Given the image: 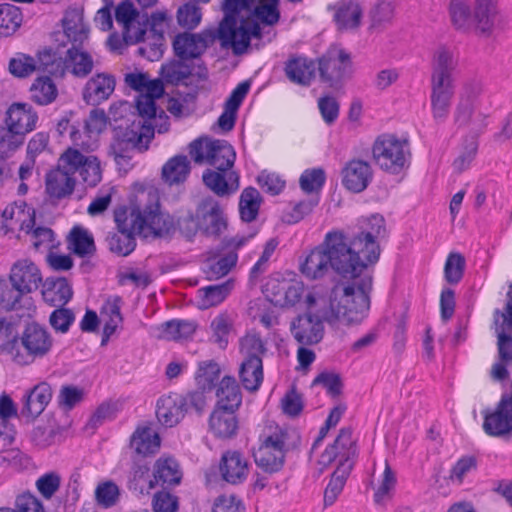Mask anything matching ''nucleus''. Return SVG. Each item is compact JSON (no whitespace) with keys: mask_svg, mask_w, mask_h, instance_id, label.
<instances>
[{"mask_svg":"<svg viewBox=\"0 0 512 512\" xmlns=\"http://www.w3.org/2000/svg\"><path fill=\"white\" fill-rule=\"evenodd\" d=\"M279 0H224V18L217 29L200 33H179L174 37L173 49L181 60L199 58L209 44L219 39L223 48H231L235 55L247 52L251 38H261L260 21L274 25L279 21Z\"/></svg>","mask_w":512,"mask_h":512,"instance_id":"f257e3e1","label":"nucleus"},{"mask_svg":"<svg viewBox=\"0 0 512 512\" xmlns=\"http://www.w3.org/2000/svg\"><path fill=\"white\" fill-rule=\"evenodd\" d=\"M299 270L308 280L329 278L332 282L330 309L340 322L352 323V242L341 230L326 233L300 263Z\"/></svg>","mask_w":512,"mask_h":512,"instance_id":"f03ea898","label":"nucleus"},{"mask_svg":"<svg viewBox=\"0 0 512 512\" xmlns=\"http://www.w3.org/2000/svg\"><path fill=\"white\" fill-rule=\"evenodd\" d=\"M116 231L109 232L106 241L109 250L119 256H127L136 247L135 235L144 238L163 237L174 231V220L161 211L158 191L141 187L132 194L128 207L114 211Z\"/></svg>","mask_w":512,"mask_h":512,"instance_id":"7ed1b4c3","label":"nucleus"},{"mask_svg":"<svg viewBox=\"0 0 512 512\" xmlns=\"http://www.w3.org/2000/svg\"><path fill=\"white\" fill-rule=\"evenodd\" d=\"M372 155L378 167L390 174L399 175L410 166L411 150L407 138L383 133L376 137L372 145Z\"/></svg>","mask_w":512,"mask_h":512,"instance_id":"20e7f679","label":"nucleus"},{"mask_svg":"<svg viewBox=\"0 0 512 512\" xmlns=\"http://www.w3.org/2000/svg\"><path fill=\"white\" fill-rule=\"evenodd\" d=\"M188 149L196 164L207 163L219 171L229 170L234 166L236 152L226 140L199 137L189 144Z\"/></svg>","mask_w":512,"mask_h":512,"instance_id":"39448f33","label":"nucleus"},{"mask_svg":"<svg viewBox=\"0 0 512 512\" xmlns=\"http://www.w3.org/2000/svg\"><path fill=\"white\" fill-rule=\"evenodd\" d=\"M20 344L23 351L17 347L12 350V360L25 366L48 355L53 347V338L46 327L30 323L21 334Z\"/></svg>","mask_w":512,"mask_h":512,"instance_id":"423d86ee","label":"nucleus"},{"mask_svg":"<svg viewBox=\"0 0 512 512\" xmlns=\"http://www.w3.org/2000/svg\"><path fill=\"white\" fill-rule=\"evenodd\" d=\"M63 167H69L73 174H79L89 187L97 186L102 180V168L98 157L85 154L77 148L68 147L63 152Z\"/></svg>","mask_w":512,"mask_h":512,"instance_id":"0eeeda50","label":"nucleus"},{"mask_svg":"<svg viewBox=\"0 0 512 512\" xmlns=\"http://www.w3.org/2000/svg\"><path fill=\"white\" fill-rule=\"evenodd\" d=\"M63 153L58 159L56 168L45 176V192L53 201L69 198L75 190L77 180L69 167H63Z\"/></svg>","mask_w":512,"mask_h":512,"instance_id":"6e6552de","label":"nucleus"},{"mask_svg":"<svg viewBox=\"0 0 512 512\" xmlns=\"http://www.w3.org/2000/svg\"><path fill=\"white\" fill-rule=\"evenodd\" d=\"M200 231L208 236H218L227 227V220L220 203L209 196L203 198L196 207Z\"/></svg>","mask_w":512,"mask_h":512,"instance_id":"1a4fd4ad","label":"nucleus"},{"mask_svg":"<svg viewBox=\"0 0 512 512\" xmlns=\"http://www.w3.org/2000/svg\"><path fill=\"white\" fill-rule=\"evenodd\" d=\"M253 235H235L226 237L222 240L221 254L218 259L208 264L207 273L214 277H223L227 275L236 265L238 260L237 251L244 246Z\"/></svg>","mask_w":512,"mask_h":512,"instance_id":"9d476101","label":"nucleus"},{"mask_svg":"<svg viewBox=\"0 0 512 512\" xmlns=\"http://www.w3.org/2000/svg\"><path fill=\"white\" fill-rule=\"evenodd\" d=\"M483 429L494 437H502L512 431V393L503 394L493 412H485Z\"/></svg>","mask_w":512,"mask_h":512,"instance_id":"9b49d317","label":"nucleus"},{"mask_svg":"<svg viewBox=\"0 0 512 512\" xmlns=\"http://www.w3.org/2000/svg\"><path fill=\"white\" fill-rule=\"evenodd\" d=\"M379 241L354 235V274H374L381 255Z\"/></svg>","mask_w":512,"mask_h":512,"instance_id":"f8f14e48","label":"nucleus"},{"mask_svg":"<svg viewBox=\"0 0 512 512\" xmlns=\"http://www.w3.org/2000/svg\"><path fill=\"white\" fill-rule=\"evenodd\" d=\"M458 66V59L447 46L437 47L431 58V83L453 84V72Z\"/></svg>","mask_w":512,"mask_h":512,"instance_id":"ddd939ff","label":"nucleus"},{"mask_svg":"<svg viewBox=\"0 0 512 512\" xmlns=\"http://www.w3.org/2000/svg\"><path fill=\"white\" fill-rule=\"evenodd\" d=\"M350 60V55L339 46L331 47L319 60V73L321 79L335 85L344 75V70Z\"/></svg>","mask_w":512,"mask_h":512,"instance_id":"4468645a","label":"nucleus"},{"mask_svg":"<svg viewBox=\"0 0 512 512\" xmlns=\"http://www.w3.org/2000/svg\"><path fill=\"white\" fill-rule=\"evenodd\" d=\"M290 328L295 340L302 345H314L323 338L324 326L321 319L310 313L298 316Z\"/></svg>","mask_w":512,"mask_h":512,"instance_id":"2eb2a0df","label":"nucleus"},{"mask_svg":"<svg viewBox=\"0 0 512 512\" xmlns=\"http://www.w3.org/2000/svg\"><path fill=\"white\" fill-rule=\"evenodd\" d=\"M38 121V115L27 103H13L6 111L5 126L25 137L33 131Z\"/></svg>","mask_w":512,"mask_h":512,"instance_id":"dca6fc26","label":"nucleus"},{"mask_svg":"<svg viewBox=\"0 0 512 512\" xmlns=\"http://www.w3.org/2000/svg\"><path fill=\"white\" fill-rule=\"evenodd\" d=\"M115 77L108 73H97L83 88V99L88 105L96 106L109 99L115 90Z\"/></svg>","mask_w":512,"mask_h":512,"instance_id":"f3484780","label":"nucleus"},{"mask_svg":"<svg viewBox=\"0 0 512 512\" xmlns=\"http://www.w3.org/2000/svg\"><path fill=\"white\" fill-rule=\"evenodd\" d=\"M203 183L220 197L229 196L239 189V174L232 170L207 169L202 175Z\"/></svg>","mask_w":512,"mask_h":512,"instance_id":"a211bd4d","label":"nucleus"},{"mask_svg":"<svg viewBox=\"0 0 512 512\" xmlns=\"http://www.w3.org/2000/svg\"><path fill=\"white\" fill-rule=\"evenodd\" d=\"M162 97V95H154L152 93L139 94L136 98V109L139 116L142 118L141 123L145 124L146 131L151 132L155 129L159 133L167 131V126L158 124V120H165L166 114L163 110L158 113L155 100Z\"/></svg>","mask_w":512,"mask_h":512,"instance_id":"6ab92c4d","label":"nucleus"},{"mask_svg":"<svg viewBox=\"0 0 512 512\" xmlns=\"http://www.w3.org/2000/svg\"><path fill=\"white\" fill-rule=\"evenodd\" d=\"M9 278L25 294L36 291L42 283L39 268L27 259L19 260L12 266Z\"/></svg>","mask_w":512,"mask_h":512,"instance_id":"aec40b11","label":"nucleus"},{"mask_svg":"<svg viewBox=\"0 0 512 512\" xmlns=\"http://www.w3.org/2000/svg\"><path fill=\"white\" fill-rule=\"evenodd\" d=\"M221 477L224 481L237 485L245 481L248 476V461L238 451H226L219 464Z\"/></svg>","mask_w":512,"mask_h":512,"instance_id":"412c9836","label":"nucleus"},{"mask_svg":"<svg viewBox=\"0 0 512 512\" xmlns=\"http://www.w3.org/2000/svg\"><path fill=\"white\" fill-rule=\"evenodd\" d=\"M372 291L373 275H354V324L361 323L368 316Z\"/></svg>","mask_w":512,"mask_h":512,"instance_id":"4be33fe9","label":"nucleus"},{"mask_svg":"<svg viewBox=\"0 0 512 512\" xmlns=\"http://www.w3.org/2000/svg\"><path fill=\"white\" fill-rule=\"evenodd\" d=\"M300 442L298 433L292 429L277 427L271 434L267 435L259 447V455H268V449L283 454L284 458L288 451L296 448Z\"/></svg>","mask_w":512,"mask_h":512,"instance_id":"5701e85b","label":"nucleus"},{"mask_svg":"<svg viewBox=\"0 0 512 512\" xmlns=\"http://www.w3.org/2000/svg\"><path fill=\"white\" fill-rule=\"evenodd\" d=\"M185 414V402L182 395L169 394L162 396L157 401V419L166 427L177 425Z\"/></svg>","mask_w":512,"mask_h":512,"instance_id":"b1692460","label":"nucleus"},{"mask_svg":"<svg viewBox=\"0 0 512 512\" xmlns=\"http://www.w3.org/2000/svg\"><path fill=\"white\" fill-rule=\"evenodd\" d=\"M64 34L71 45L83 46L88 40L89 28L83 19V10L68 8L61 20Z\"/></svg>","mask_w":512,"mask_h":512,"instance_id":"393cba45","label":"nucleus"},{"mask_svg":"<svg viewBox=\"0 0 512 512\" xmlns=\"http://www.w3.org/2000/svg\"><path fill=\"white\" fill-rule=\"evenodd\" d=\"M51 399V386L47 382H40L25 394L22 415L35 419L45 410Z\"/></svg>","mask_w":512,"mask_h":512,"instance_id":"a878e982","label":"nucleus"},{"mask_svg":"<svg viewBox=\"0 0 512 512\" xmlns=\"http://www.w3.org/2000/svg\"><path fill=\"white\" fill-rule=\"evenodd\" d=\"M182 478L179 464L172 457H160L153 467V479L148 481V489L157 485H176Z\"/></svg>","mask_w":512,"mask_h":512,"instance_id":"bb28decb","label":"nucleus"},{"mask_svg":"<svg viewBox=\"0 0 512 512\" xmlns=\"http://www.w3.org/2000/svg\"><path fill=\"white\" fill-rule=\"evenodd\" d=\"M235 410L215 407L209 418V429L215 437L229 439L236 435L238 419Z\"/></svg>","mask_w":512,"mask_h":512,"instance_id":"cd10ccee","label":"nucleus"},{"mask_svg":"<svg viewBox=\"0 0 512 512\" xmlns=\"http://www.w3.org/2000/svg\"><path fill=\"white\" fill-rule=\"evenodd\" d=\"M114 134L119 138H123V142L128 146L140 152L148 149V143L154 136L153 131H146L145 124L141 123V121H133L127 127H117Z\"/></svg>","mask_w":512,"mask_h":512,"instance_id":"c85d7f7f","label":"nucleus"},{"mask_svg":"<svg viewBox=\"0 0 512 512\" xmlns=\"http://www.w3.org/2000/svg\"><path fill=\"white\" fill-rule=\"evenodd\" d=\"M114 134L119 138H123V142L128 146L140 152L148 149V143L154 136L153 131H146L145 124L141 123V121H133L127 127H117Z\"/></svg>","mask_w":512,"mask_h":512,"instance_id":"c756f323","label":"nucleus"},{"mask_svg":"<svg viewBox=\"0 0 512 512\" xmlns=\"http://www.w3.org/2000/svg\"><path fill=\"white\" fill-rule=\"evenodd\" d=\"M217 408L237 411L242 404V393L236 379L225 376L216 390Z\"/></svg>","mask_w":512,"mask_h":512,"instance_id":"7c9ffc66","label":"nucleus"},{"mask_svg":"<svg viewBox=\"0 0 512 512\" xmlns=\"http://www.w3.org/2000/svg\"><path fill=\"white\" fill-rule=\"evenodd\" d=\"M64 71L69 70L76 77H86L92 72L94 62L91 55L83 50V46L72 45L63 60Z\"/></svg>","mask_w":512,"mask_h":512,"instance_id":"2f4dec72","label":"nucleus"},{"mask_svg":"<svg viewBox=\"0 0 512 512\" xmlns=\"http://www.w3.org/2000/svg\"><path fill=\"white\" fill-rule=\"evenodd\" d=\"M453 95V84L431 83V108L434 119L443 121L447 118Z\"/></svg>","mask_w":512,"mask_h":512,"instance_id":"473e14b6","label":"nucleus"},{"mask_svg":"<svg viewBox=\"0 0 512 512\" xmlns=\"http://www.w3.org/2000/svg\"><path fill=\"white\" fill-rule=\"evenodd\" d=\"M190 170L188 157L186 155H176L163 165L161 176L169 186L179 185L187 180Z\"/></svg>","mask_w":512,"mask_h":512,"instance_id":"72a5a7b5","label":"nucleus"},{"mask_svg":"<svg viewBox=\"0 0 512 512\" xmlns=\"http://www.w3.org/2000/svg\"><path fill=\"white\" fill-rule=\"evenodd\" d=\"M357 228L358 233L356 236L379 242L387 237L386 221L379 213L359 217L357 220Z\"/></svg>","mask_w":512,"mask_h":512,"instance_id":"f704fd0d","label":"nucleus"},{"mask_svg":"<svg viewBox=\"0 0 512 512\" xmlns=\"http://www.w3.org/2000/svg\"><path fill=\"white\" fill-rule=\"evenodd\" d=\"M234 287L232 280L222 284L210 285L198 290V306L200 309H208L221 304L231 293Z\"/></svg>","mask_w":512,"mask_h":512,"instance_id":"c9c22d12","label":"nucleus"},{"mask_svg":"<svg viewBox=\"0 0 512 512\" xmlns=\"http://www.w3.org/2000/svg\"><path fill=\"white\" fill-rule=\"evenodd\" d=\"M160 437L149 427L138 428L131 436L130 445L142 456L154 454L160 447Z\"/></svg>","mask_w":512,"mask_h":512,"instance_id":"e433bc0d","label":"nucleus"},{"mask_svg":"<svg viewBox=\"0 0 512 512\" xmlns=\"http://www.w3.org/2000/svg\"><path fill=\"white\" fill-rule=\"evenodd\" d=\"M68 249L79 257H89L94 255L96 246L93 236L84 228L74 227L67 238Z\"/></svg>","mask_w":512,"mask_h":512,"instance_id":"4c0bfd02","label":"nucleus"},{"mask_svg":"<svg viewBox=\"0 0 512 512\" xmlns=\"http://www.w3.org/2000/svg\"><path fill=\"white\" fill-rule=\"evenodd\" d=\"M285 73L291 82L306 86L310 84L314 77L315 66L313 62L306 58L298 57L286 63Z\"/></svg>","mask_w":512,"mask_h":512,"instance_id":"58836bf2","label":"nucleus"},{"mask_svg":"<svg viewBox=\"0 0 512 512\" xmlns=\"http://www.w3.org/2000/svg\"><path fill=\"white\" fill-rule=\"evenodd\" d=\"M239 344L242 361H262L263 356L267 353L265 341L255 330L247 332L240 339Z\"/></svg>","mask_w":512,"mask_h":512,"instance_id":"ea45409f","label":"nucleus"},{"mask_svg":"<svg viewBox=\"0 0 512 512\" xmlns=\"http://www.w3.org/2000/svg\"><path fill=\"white\" fill-rule=\"evenodd\" d=\"M266 291L281 289L282 297L275 298V304L281 306H294L299 302L303 293V285L301 283H291L285 280L279 281L272 279L265 285Z\"/></svg>","mask_w":512,"mask_h":512,"instance_id":"a19ab883","label":"nucleus"},{"mask_svg":"<svg viewBox=\"0 0 512 512\" xmlns=\"http://www.w3.org/2000/svg\"><path fill=\"white\" fill-rule=\"evenodd\" d=\"M125 84L139 94L152 93L154 95H163L164 86L160 79H150L147 73L130 72L125 74Z\"/></svg>","mask_w":512,"mask_h":512,"instance_id":"79ce46f5","label":"nucleus"},{"mask_svg":"<svg viewBox=\"0 0 512 512\" xmlns=\"http://www.w3.org/2000/svg\"><path fill=\"white\" fill-rule=\"evenodd\" d=\"M58 90L55 83L48 76H41L34 80L30 87V98L38 105H49L57 98Z\"/></svg>","mask_w":512,"mask_h":512,"instance_id":"37998d69","label":"nucleus"},{"mask_svg":"<svg viewBox=\"0 0 512 512\" xmlns=\"http://www.w3.org/2000/svg\"><path fill=\"white\" fill-rule=\"evenodd\" d=\"M239 378L246 390L251 392L259 390L263 382V362L242 361L239 368Z\"/></svg>","mask_w":512,"mask_h":512,"instance_id":"c03bdc74","label":"nucleus"},{"mask_svg":"<svg viewBox=\"0 0 512 512\" xmlns=\"http://www.w3.org/2000/svg\"><path fill=\"white\" fill-rule=\"evenodd\" d=\"M23 15L19 7L3 3L0 4V36L9 37L21 26Z\"/></svg>","mask_w":512,"mask_h":512,"instance_id":"a18cd8bd","label":"nucleus"},{"mask_svg":"<svg viewBox=\"0 0 512 512\" xmlns=\"http://www.w3.org/2000/svg\"><path fill=\"white\" fill-rule=\"evenodd\" d=\"M449 12L452 24L459 30H468L471 26L483 33L475 19V13L472 15L469 5L462 0H451Z\"/></svg>","mask_w":512,"mask_h":512,"instance_id":"49530a36","label":"nucleus"},{"mask_svg":"<svg viewBox=\"0 0 512 512\" xmlns=\"http://www.w3.org/2000/svg\"><path fill=\"white\" fill-rule=\"evenodd\" d=\"M475 19L483 34H490L497 20L496 0H476Z\"/></svg>","mask_w":512,"mask_h":512,"instance_id":"de8ad7c7","label":"nucleus"},{"mask_svg":"<svg viewBox=\"0 0 512 512\" xmlns=\"http://www.w3.org/2000/svg\"><path fill=\"white\" fill-rule=\"evenodd\" d=\"M261 196L259 191L253 187L245 188L240 196L239 211L244 222L254 221L259 213Z\"/></svg>","mask_w":512,"mask_h":512,"instance_id":"09e8293b","label":"nucleus"},{"mask_svg":"<svg viewBox=\"0 0 512 512\" xmlns=\"http://www.w3.org/2000/svg\"><path fill=\"white\" fill-rule=\"evenodd\" d=\"M160 337L165 340L188 338L196 331V324L187 320H170L161 325Z\"/></svg>","mask_w":512,"mask_h":512,"instance_id":"8fccbe9b","label":"nucleus"},{"mask_svg":"<svg viewBox=\"0 0 512 512\" xmlns=\"http://www.w3.org/2000/svg\"><path fill=\"white\" fill-rule=\"evenodd\" d=\"M352 464L341 463L332 475V478L324 493L325 505H332L336 500L338 494L341 492L346 479L348 478Z\"/></svg>","mask_w":512,"mask_h":512,"instance_id":"3c124183","label":"nucleus"},{"mask_svg":"<svg viewBox=\"0 0 512 512\" xmlns=\"http://www.w3.org/2000/svg\"><path fill=\"white\" fill-rule=\"evenodd\" d=\"M36 71L47 72L51 75L64 74V62L52 49H43L37 53Z\"/></svg>","mask_w":512,"mask_h":512,"instance_id":"603ef678","label":"nucleus"},{"mask_svg":"<svg viewBox=\"0 0 512 512\" xmlns=\"http://www.w3.org/2000/svg\"><path fill=\"white\" fill-rule=\"evenodd\" d=\"M25 137L6 126H0V159L5 160L23 145Z\"/></svg>","mask_w":512,"mask_h":512,"instance_id":"864d4df0","label":"nucleus"},{"mask_svg":"<svg viewBox=\"0 0 512 512\" xmlns=\"http://www.w3.org/2000/svg\"><path fill=\"white\" fill-rule=\"evenodd\" d=\"M26 295L9 279H0V305L6 310L17 309L21 298Z\"/></svg>","mask_w":512,"mask_h":512,"instance_id":"5fc2aeb1","label":"nucleus"},{"mask_svg":"<svg viewBox=\"0 0 512 512\" xmlns=\"http://www.w3.org/2000/svg\"><path fill=\"white\" fill-rule=\"evenodd\" d=\"M135 150L128 146L125 142H123V138L117 137L115 134L113 136V139L110 143L108 154L110 156H113L116 164L124 169L127 170L131 168V159H132V153Z\"/></svg>","mask_w":512,"mask_h":512,"instance_id":"6e6d98bb","label":"nucleus"},{"mask_svg":"<svg viewBox=\"0 0 512 512\" xmlns=\"http://www.w3.org/2000/svg\"><path fill=\"white\" fill-rule=\"evenodd\" d=\"M233 318L226 312L217 315L211 322L214 341L225 348L228 344V335L233 327Z\"/></svg>","mask_w":512,"mask_h":512,"instance_id":"4d7b16f0","label":"nucleus"},{"mask_svg":"<svg viewBox=\"0 0 512 512\" xmlns=\"http://www.w3.org/2000/svg\"><path fill=\"white\" fill-rule=\"evenodd\" d=\"M148 29V17L143 14L130 24L122 27L123 39L126 44H136L144 40Z\"/></svg>","mask_w":512,"mask_h":512,"instance_id":"13d9d810","label":"nucleus"},{"mask_svg":"<svg viewBox=\"0 0 512 512\" xmlns=\"http://www.w3.org/2000/svg\"><path fill=\"white\" fill-rule=\"evenodd\" d=\"M186 60H175L161 68L163 78L172 84H178L192 74L191 68L185 63Z\"/></svg>","mask_w":512,"mask_h":512,"instance_id":"bf43d9fd","label":"nucleus"},{"mask_svg":"<svg viewBox=\"0 0 512 512\" xmlns=\"http://www.w3.org/2000/svg\"><path fill=\"white\" fill-rule=\"evenodd\" d=\"M43 296L55 306L64 305L71 299L72 289L65 278H60L43 292Z\"/></svg>","mask_w":512,"mask_h":512,"instance_id":"052dcab7","label":"nucleus"},{"mask_svg":"<svg viewBox=\"0 0 512 512\" xmlns=\"http://www.w3.org/2000/svg\"><path fill=\"white\" fill-rule=\"evenodd\" d=\"M326 175L322 168L305 170L299 179L301 189L306 193L319 192L325 184Z\"/></svg>","mask_w":512,"mask_h":512,"instance_id":"680f3d73","label":"nucleus"},{"mask_svg":"<svg viewBox=\"0 0 512 512\" xmlns=\"http://www.w3.org/2000/svg\"><path fill=\"white\" fill-rule=\"evenodd\" d=\"M330 447L336 451L339 458V464H352L350 456L352 455V431L348 428L341 429L337 438Z\"/></svg>","mask_w":512,"mask_h":512,"instance_id":"e2e57ef3","label":"nucleus"},{"mask_svg":"<svg viewBox=\"0 0 512 512\" xmlns=\"http://www.w3.org/2000/svg\"><path fill=\"white\" fill-rule=\"evenodd\" d=\"M464 268L465 258L460 253H450L444 267L446 281L450 284H457L463 277Z\"/></svg>","mask_w":512,"mask_h":512,"instance_id":"0e129e2a","label":"nucleus"},{"mask_svg":"<svg viewBox=\"0 0 512 512\" xmlns=\"http://www.w3.org/2000/svg\"><path fill=\"white\" fill-rule=\"evenodd\" d=\"M201 18V10L194 3H186L178 8L177 21L183 28L189 30L196 28L200 24Z\"/></svg>","mask_w":512,"mask_h":512,"instance_id":"69168bd1","label":"nucleus"},{"mask_svg":"<svg viewBox=\"0 0 512 512\" xmlns=\"http://www.w3.org/2000/svg\"><path fill=\"white\" fill-rule=\"evenodd\" d=\"M119 496V488L112 481L100 483L95 490L96 501L104 508H110L116 505L119 500Z\"/></svg>","mask_w":512,"mask_h":512,"instance_id":"338daca9","label":"nucleus"},{"mask_svg":"<svg viewBox=\"0 0 512 512\" xmlns=\"http://www.w3.org/2000/svg\"><path fill=\"white\" fill-rule=\"evenodd\" d=\"M373 169L369 162L354 160V193L364 191L373 179Z\"/></svg>","mask_w":512,"mask_h":512,"instance_id":"774afa93","label":"nucleus"}]
</instances>
